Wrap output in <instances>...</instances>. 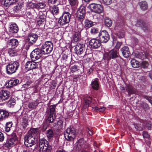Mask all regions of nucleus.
<instances>
[{
    "label": "nucleus",
    "instance_id": "f257e3e1",
    "mask_svg": "<svg viewBox=\"0 0 152 152\" xmlns=\"http://www.w3.org/2000/svg\"><path fill=\"white\" fill-rule=\"evenodd\" d=\"M76 135L75 128L72 126L68 128L64 134L65 138L69 141H73L75 139Z\"/></svg>",
    "mask_w": 152,
    "mask_h": 152
},
{
    "label": "nucleus",
    "instance_id": "f03ea898",
    "mask_svg": "<svg viewBox=\"0 0 152 152\" xmlns=\"http://www.w3.org/2000/svg\"><path fill=\"white\" fill-rule=\"evenodd\" d=\"M20 66L19 63L17 61H11L6 66L7 73L9 75L15 73Z\"/></svg>",
    "mask_w": 152,
    "mask_h": 152
},
{
    "label": "nucleus",
    "instance_id": "7ed1b4c3",
    "mask_svg": "<svg viewBox=\"0 0 152 152\" xmlns=\"http://www.w3.org/2000/svg\"><path fill=\"white\" fill-rule=\"evenodd\" d=\"M51 147L48 144L47 141L45 139L39 140V152H50Z\"/></svg>",
    "mask_w": 152,
    "mask_h": 152
},
{
    "label": "nucleus",
    "instance_id": "20e7f679",
    "mask_svg": "<svg viewBox=\"0 0 152 152\" xmlns=\"http://www.w3.org/2000/svg\"><path fill=\"white\" fill-rule=\"evenodd\" d=\"M25 145L27 147H31L36 143L37 141V137L27 134L24 138Z\"/></svg>",
    "mask_w": 152,
    "mask_h": 152
},
{
    "label": "nucleus",
    "instance_id": "39448f33",
    "mask_svg": "<svg viewBox=\"0 0 152 152\" xmlns=\"http://www.w3.org/2000/svg\"><path fill=\"white\" fill-rule=\"evenodd\" d=\"M107 57L108 60H110L111 58L114 59L117 58V61L118 63L123 60L119 56L118 50H115V48L112 49L107 54Z\"/></svg>",
    "mask_w": 152,
    "mask_h": 152
},
{
    "label": "nucleus",
    "instance_id": "423d86ee",
    "mask_svg": "<svg viewBox=\"0 0 152 152\" xmlns=\"http://www.w3.org/2000/svg\"><path fill=\"white\" fill-rule=\"evenodd\" d=\"M53 47V44L51 42L47 41L42 44V49L41 50L43 54H48L52 51Z\"/></svg>",
    "mask_w": 152,
    "mask_h": 152
},
{
    "label": "nucleus",
    "instance_id": "0eeeda50",
    "mask_svg": "<svg viewBox=\"0 0 152 152\" xmlns=\"http://www.w3.org/2000/svg\"><path fill=\"white\" fill-rule=\"evenodd\" d=\"M85 7L83 6H80L77 11V19L76 21L77 24H81L83 20L85 14Z\"/></svg>",
    "mask_w": 152,
    "mask_h": 152
},
{
    "label": "nucleus",
    "instance_id": "6e6552de",
    "mask_svg": "<svg viewBox=\"0 0 152 152\" xmlns=\"http://www.w3.org/2000/svg\"><path fill=\"white\" fill-rule=\"evenodd\" d=\"M88 8L92 12L100 14L103 11L102 6L99 4L91 3L89 5Z\"/></svg>",
    "mask_w": 152,
    "mask_h": 152
},
{
    "label": "nucleus",
    "instance_id": "1a4fd4ad",
    "mask_svg": "<svg viewBox=\"0 0 152 152\" xmlns=\"http://www.w3.org/2000/svg\"><path fill=\"white\" fill-rule=\"evenodd\" d=\"M43 54L41 49L37 48L34 50L30 54V57L33 61L39 59Z\"/></svg>",
    "mask_w": 152,
    "mask_h": 152
},
{
    "label": "nucleus",
    "instance_id": "9d476101",
    "mask_svg": "<svg viewBox=\"0 0 152 152\" xmlns=\"http://www.w3.org/2000/svg\"><path fill=\"white\" fill-rule=\"evenodd\" d=\"M99 37L101 42L104 43L107 42L110 39V36L105 30L100 31L99 34Z\"/></svg>",
    "mask_w": 152,
    "mask_h": 152
},
{
    "label": "nucleus",
    "instance_id": "9b49d317",
    "mask_svg": "<svg viewBox=\"0 0 152 152\" xmlns=\"http://www.w3.org/2000/svg\"><path fill=\"white\" fill-rule=\"evenodd\" d=\"M17 137L16 134L14 133H12L11 135V137L8 139L7 141L6 145L8 148L13 147L15 141L17 140Z\"/></svg>",
    "mask_w": 152,
    "mask_h": 152
},
{
    "label": "nucleus",
    "instance_id": "f8f14e48",
    "mask_svg": "<svg viewBox=\"0 0 152 152\" xmlns=\"http://www.w3.org/2000/svg\"><path fill=\"white\" fill-rule=\"evenodd\" d=\"M37 64L36 62L30 61L27 62L25 64V70L28 71L30 70L35 69L37 67Z\"/></svg>",
    "mask_w": 152,
    "mask_h": 152
},
{
    "label": "nucleus",
    "instance_id": "ddd939ff",
    "mask_svg": "<svg viewBox=\"0 0 152 152\" xmlns=\"http://www.w3.org/2000/svg\"><path fill=\"white\" fill-rule=\"evenodd\" d=\"M89 44L91 48L93 49H97L101 45L100 41L96 38H93L89 41Z\"/></svg>",
    "mask_w": 152,
    "mask_h": 152
},
{
    "label": "nucleus",
    "instance_id": "4468645a",
    "mask_svg": "<svg viewBox=\"0 0 152 152\" xmlns=\"http://www.w3.org/2000/svg\"><path fill=\"white\" fill-rule=\"evenodd\" d=\"M10 96V91L6 90H2L0 91V99L2 101L8 99Z\"/></svg>",
    "mask_w": 152,
    "mask_h": 152
},
{
    "label": "nucleus",
    "instance_id": "2eb2a0df",
    "mask_svg": "<svg viewBox=\"0 0 152 152\" xmlns=\"http://www.w3.org/2000/svg\"><path fill=\"white\" fill-rule=\"evenodd\" d=\"M38 37V36L37 34L33 33L30 34L28 35L27 40L29 42V44L31 45L36 42Z\"/></svg>",
    "mask_w": 152,
    "mask_h": 152
},
{
    "label": "nucleus",
    "instance_id": "dca6fc26",
    "mask_svg": "<svg viewBox=\"0 0 152 152\" xmlns=\"http://www.w3.org/2000/svg\"><path fill=\"white\" fill-rule=\"evenodd\" d=\"M19 83L18 79L12 80H8L6 83V86L7 88H10L15 86Z\"/></svg>",
    "mask_w": 152,
    "mask_h": 152
},
{
    "label": "nucleus",
    "instance_id": "f3484780",
    "mask_svg": "<svg viewBox=\"0 0 152 152\" xmlns=\"http://www.w3.org/2000/svg\"><path fill=\"white\" fill-rule=\"evenodd\" d=\"M149 55L148 52H145L144 51L143 52L136 53L135 56L137 58L142 60L147 58Z\"/></svg>",
    "mask_w": 152,
    "mask_h": 152
},
{
    "label": "nucleus",
    "instance_id": "a211bd4d",
    "mask_svg": "<svg viewBox=\"0 0 152 152\" xmlns=\"http://www.w3.org/2000/svg\"><path fill=\"white\" fill-rule=\"evenodd\" d=\"M123 55L125 58H128L130 55L129 48L126 46H124L121 49Z\"/></svg>",
    "mask_w": 152,
    "mask_h": 152
},
{
    "label": "nucleus",
    "instance_id": "6ab92c4d",
    "mask_svg": "<svg viewBox=\"0 0 152 152\" xmlns=\"http://www.w3.org/2000/svg\"><path fill=\"white\" fill-rule=\"evenodd\" d=\"M31 6L32 7L36 8L38 10L44 9L45 7V4L43 2H40L37 3H31Z\"/></svg>",
    "mask_w": 152,
    "mask_h": 152
},
{
    "label": "nucleus",
    "instance_id": "aec40b11",
    "mask_svg": "<svg viewBox=\"0 0 152 152\" xmlns=\"http://www.w3.org/2000/svg\"><path fill=\"white\" fill-rule=\"evenodd\" d=\"M99 80L97 78L93 79L91 83V85L92 88L96 90H98L99 88Z\"/></svg>",
    "mask_w": 152,
    "mask_h": 152
},
{
    "label": "nucleus",
    "instance_id": "412c9836",
    "mask_svg": "<svg viewBox=\"0 0 152 152\" xmlns=\"http://www.w3.org/2000/svg\"><path fill=\"white\" fill-rule=\"evenodd\" d=\"M18 30V26L15 23L11 24L9 27V31L12 33H17Z\"/></svg>",
    "mask_w": 152,
    "mask_h": 152
},
{
    "label": "nucleus",
    "instance_id": "4be33fe9",
    "mask_svg": "<svg viewBox=\"0 0 152 152\" xmlns=\"http://www.w3.org/2000/svg\"><path fill=\"white\" fill-rule=\"evenodd\" d=\"M83 48H84L83 45V44H78L76 46L75 48L76 53L77 55L81 54L83 51Z\"/></svg>",
    "mask_w": 152,
    "mask_h": 152
},
{
    "label": "nucleus",
    "instance_id": "5701e85b",
    "mask_svg": "<svg viewBox=\"0 0 152 152\" xmlns=\"http://www.w3.org/2000/svg\"><path fill=\"white\" fill-rule=\"evenodd\" d=\"M8 44L12 46L14 48L16 47L19 44L18 40L15 39H9L7 42Z\"/></svg>",
    "mask_w": 152,
    "mask_h": 152
},
{
    "label": "nucleus",
    "instance_id": "b1692460",
    "mask_svg": "<svg viewBox=\"0 0 152 152\" xmlns=\"http://www.w3.org/2000/svg\"><path fill=\"white\" fill-rule=\"evenodd\" d=\"M92 98L87 96L84 98V102L83 103V107L85 108H87L89 106L90 103L92 100Z\"/></svg>",
    "mask_w": 152,
    "mask_h": 152
},
{
    "label": "nucleus",
    "instance_id": "393cba45",
    "mask_svg": "<svg viewBox=\"0 0 152 152\" xmlns=\"http://www.w3.org/2000/svg\"><path fill=\"white\" fill-rule=\"evenodd\" d=\"M136 26L137 27H140L144 30H145L146 27V25L145 23L143 20L140 19L137 20Z\"/></svg>",
    "mask_w": 152,
    "mask_h": 152
},
{
    "label": "nucleus",
    "instance_id": "a878e982",
    "mask_svg": "<svg viewBox=\"0 0 152 152\" xmlns=\"http://www.w3.org/2000/svg\"><path fill=\"white\" fill-rule=\"evenodd\" d=\"M130 62L133 68H138L140 66L141 63L134 59H132Z\"/></svg>",
    "mask_w": 152,
    "mask_h": 152
},
{
    "label": "nucleus",
    "instance_id": "bb28decb",
    "mask_svg": "<svg viewBox=\"0 0 152 152\" xmlns=\"http://www.w3.org/2000/svg\"><path fill=\"white\" fill-rule=\"evenodd\" d=\"M62 16L66 19L69 23L70 20L71 15L68 12L64 11L63 13Z\"/></svg>",
    "mask_w": 152,
    "mask_h": 152
},
{
    "label": "nucleus",
    "instance_id": "cd10ccee",
    "mask_svg": "<svg viewBox=\"0 0 152 152\" xmlns=\"http://www.w3.org/2000/svg\"><path fill=\"white\" fill-rule=\"evenodd\" d=\"M8 113L6 111L0 110V120H2L9 115Z\"/></svg>",
    "mask_w": 152,
    "mask_h": 152
},
{
    "label": "nucleus",
    "instance_id": "c85d7f7f",
    "mask_svg": "<svg viewBox=\"0 0 152 152\" xmlns=\"http://www.w3.org/2000/svg\"><path fill=\"white\" fill-rule=\"evenodd\" d=\"M26 15L28 18L33 19L34 18H36L37 14L35 11L32 13H31L30 12H27L26 13Z\"/></svg>",
    "mask_w": 152,
    "mask_h": 152
},
{
    "label": "nucleus",
    "instance_id": "c756f323",
    "mask_svg": "<svg viewBox=\"0 0 152 152\" xmlns=\"http://www.w3.org/2000/svg\"><path fill=\"white\" fill-rule=\"evenodd\" d=\"M126 91L128 92L129 95L133 94L134 93V90L132 86L131 85H126L125 87Z\"/></svg>",
    "mask_w": 152,
    "mask_h": 152
},
{
    "label": "nucleus",
    "instance_id": "7c9ffc66",
    "mask_svg": "<svg viewBox=\"0 0 152 152\" xmlns=\"http://www.w3.org/2000/svg\"><path fill=\"white\" fill-rule=\"evenodd\" d=\"M39 132L38 130L36 129H31L27 134H29L30 135L34 136L35 137H37V136Z\"/></svg>",
    "mask_w": 152,
    "mask_h": 152
},
{
    "label": "nucleus",
    "instance_id": "2f4dec72",
    "mask_svg": "<svg viewBox=\"0 0 152 152\" xmlns=\"http://www.w3.org/2000/svg\"><path fill=\"white\" fill-rule=\"evenodd\" d=\"M143 127L145 129L151 130L152 127V123L150 121H145L142 124Z\"/></svg>",
    "mask_w": 152,
    "mask_h": 152
},
{
    "label": "nucleus",
    "instance_id": "473e14b6",
    "mask_svg": "<svg viewBox=\"0 0 152 152\" xmlns=\"http://www.w3.org/2000/svg\"><path fill=\"white\" fill-rule=\"evenodd\" d=\"M139 5L141 8L143 10H145L148 8V5L147 2L145 1H142L140 2Z\"/></svg>",
    "mask_w": 152,
    "mask_h": 152
},
{
    "label": "nucleus",
    "instance_id": "72a5a7b5",
    "mask_svg": "<svg viewBox=\"0 0 152 152\" xmlns=\"http://www.w3.org/2000/svg\"><path fill=\"white\" fill-rule=\"evenodd\" d=\"M63 121L61 120H59L57 123L54 124V126L58 129H61L63 127Z\"/></svg>",
    "mask_w": 152,
    "mask_h": 152
},
{
    "label": "nucleus",
    "instance_id": "f704fd0d",
    "mask_svg": "<svg viewBox=\"0 0 152 152\" xmlns=\"http://www.w3.org/2000/svg\"><path fill=\"white\" fill-rule=\"evenodd\" d=\"M58 23L61 26H64L68 23L65 18L61 16L59 19Z\"/></svg>",
    "mask_w": 152,
    "mask_h": 152
},
{
    "label": "nucleus",
    "instance_id": "c9c22d12",
    "mask_svg": "<svg viewBox=\"0 0 152 152\" xmlns=\"http://www.w3.org/2000/svg\"><path fill=\"white\" fill-rule=\"evenodd\" d=\"M13 2L12 1H11L10 0H5L2 2L1 4L4 7H7L12 4Z\"/></svg>",
    "mask_w": 152,
    "mask_h": 152
},
{
    "label": "nucleus",
    "instance_id": "e433bc0d",
    "mask_svg": "<svg viewBox=\"0 0 152 152\" xmlns=\"http://www.w3.org/2000/svg\"><path fill=\"white\" fill-rule=\"evenodd\" d=\"M104 23L106 26L110 27L112 25V21L110 19L106 18L104 20Z\"/></svg>",
    "mask_w": 152,
    "mask_h": 152
},
{
    "label": "nucleus",
    "instance_id": "4c0bfd02",
    "mask_svg": "<svg viewBox=\"0 0 152 152\" xmlns=\"http://www.w3.org/2000/svg\"><path fill=\"white\" fill-rule=\"evenodd\" d=\"M15 104V101L14 98H11L9 100L7 103V105L9 107L13 106Z\"/></svg>",
    "mask_w": 152,
    "mask_h": 152
},
{
    "label": "nucleus",
    "instance_id": "58836bf2",
    "mask_svg": "<svg viewBox=\"0 0 152 152\" xmlns=\"http://www.w3.org/2000/svg\"><path fill=\"white\" fill-rule=\"evenodd\" d=\"M93 108L94 110L96 111L99 112H103L105 110L106 108L104 106H95V107H93Z\"/></svg>",
    "mask_w": 152,
    "mask_h": 152
},
{
    "label": "nucleus",
    "instance_id": "ea45409f",
    "mask_svg": "<svg viewBox=\"0 0 152 152\" xmlns=\"http://www.w3.org/2000/svg\"><path fill=\"white\" fill-rule=\"evenodd\" d=\"M12 123L11 122L7 123L4 128L5 131L6 132H9L10 130V128L12 126Z\"/></svg>",
    "mask_w": 152,
    "mask_h": 152
},
{
    "label": "nucleus",
    "instance_id": "a19ab883",
    "mask_svg": "<svg viewBox=\"0 0 152 152\" xmlns=\"http://www.w3.org/2000/svg\"><path fill=\"white\" fill-rule=\"evenodd\" d=\"M85 25L86 27L90 28L94 26V22L87 19L85 21Z\"/></svg>",
    "mask_w": 152,
    "mask_h": 152
},
{
    "label": "nucleus",
    "instance_id": "79ce46f5",
    "mask_svg": "<svg viewBox=\"0 0 152 152\" xmlns=\"http://www.w3.org/2000/svg\"><path fill=\"white\" fill-rule=\"evenodd\" d=\"M28 119L27 117L26 116L23 117L22 119V125L23 128H25L26 127L28 124Z\"/></svg>",
    "mask_w": 152,
    "mask_h": 152
},
{
    "label": "nucleus",
    "instance_id": "37998d69",
    "mask_svg": "<svg viewBox=\"0 0 152 152\" xmlns=\"http://www.w3.org/2000/svg\"><path fill=\"white\" fill-rule=\"evenodd\" d=\"M46 135L48 138H51L54 135L53 131L50 129L48 130L46 132Z\"/></svg>",
    "mask_w": 152,
    "mask_h": 152
},
{
    "label": "nucleus",
    "instance_id": "c03bdc74",
    "mask_svg": "<svg viewBox=\"0 0 152 152\" xmlns=\"http://www.w3.org/2000/svg\"><path fill=\"white\" fill-rule=\"evenodd\" d=\"M55 115L50 114L47 121V122L49 123H52L55 119Z\"/></svg>",
    "mask_w": 152,
    "mask_h": 152
},
{
    "label": "nucleus",
    "instance_id": "a18cd8bd",
    "mask_svg": "<svg viewBox=\"0 0 152 152\" xmlns=\"http://www.w3.org/2000/svg\"><path fill=\"white\" fill-rule=\"evenodd\" d=\"M22 7V5L20 3H18L14 7V10L15 12H18L19 11Z\"/></svg>",
    "mask_w": 152,
    "mask_h": 152
},
{
    "label": "nucleus",
    "instance_id": "49530a36",
    "mask_svg": "<svg viewBox=\"0 0 152 152\" xmlns=\"http://www.w3.org/2000/svg\"><path fill=\"white\" fill-rule=\"evenodd\" d=\"M69 1L71 6H76L78 3V0H69Z\"/></svg>",
    "mask_w": 152,
    "mask_h": 152
},
{
    "label": "nucleus",
    "instance_id": "de8ad7c7",
    "mask_svg": "<svg viewBox=\"0 0 152 152\" xmlns=\"http://www.w3.org/2000/svg\"><path fill=\"white\" fill-rule=\"evenodd\" d=\"M148 63L147 61H144L141 63L140 66L142 68L145 69L148 67Z\"/></svg>",
    "mask_w": 152,
    "mask_h": 152
},
{
    "label": "nucleus",
    "instance_id": "09e8293b",
    "mask_svg": "<svg viewBox=\"0 0 152 152\" xmlns=\"http://www.w3.org/2000/svg\"><path fill=\"white\" fill-rule=\"evenodd\" d=\"M8 53L11 56H13L16 55V52L13 49H10L8 51Z\"/></svg>",
    "mask_w": 152,
    "mask_h": 152
},
{
    "label": "nucleus",
    "instance_id": "8fccbe9b",
    "mask_svg": "<svg viewBox=\"0 0 152 152\" xmlns=\"http://www.w3.org/2000/svg\"><path fill=\"white\" fill-rule=\"evenodd\" d=\"M59 9L57 7L54 6L52 8L51 11L53 15L57 14L58 13Z\"/></svg>",
    "mask_w": 152,
    "mask_h": 152
},
{
    "label": "nucleus",
    "instance_id": "3c124183",
    "mask_svg": "<svg viewBox=\"0 0 152 152\" xmlns=\"http://www.w3.org/2000/svg\"><path fill=\"white\" fill-rule=\"evenodd\" d=\"M99 31L98 28L92 27L91 29L90 32L91 34L94 35L98 33Z\"/></svg>",
    "mask_w": 152,
    "mask_h": 152
},
{
    "label": "nucleus",
    "instance_id": "603ef678",
    "mask_svg": "<svg viewBox=\"0 0 152 152\" xmlns=\"http://www.w3.org/2000/svg\"><path fill=\"white\" fill-rule=\"evenodd\" d=\"M56 106L55 105H51L50 107V114L55 115V108Z\"/></svg>",
    "mask_w": 152,
    "mask_h": 152
},
{
    "label": "nucleus",
    "instance_id": "864d4df0",
    "mask_svg": "<svg viewBox=\"0 0 152 152\" xmlns=\"http://www.w3.org/2000/svg\"><path fill=\"white\" fill-rule=\"evenodd\" d=\"M37 105V104L35 102H31L28 104V107L30 108H34Z\"/></svg>",
    "mask_w": 152,
    "mask_h": 152
},
{
    "label": "nucleus",
    "instance_id": "5fc2aeb1",
    "mask_svg": "<svg viewBox=\"0 0 152 152\" xmlns=\"http://www.w3.org/2000/svg\"><path fill=\"white\" fill-rule=\"evenodd\" d=\"M134 126L135 129L139 131H141L142 129V128L141 125H140L139 124H134Z\"/></svg>",
    "mask_w": 152,
    "mask_h": 152
},
{
    "label": "nucleus",
    "instance_id": "6e6d98bb",
    "mask_svg": "<svg viewBox=\"0 0 152 152\" xmlns=\"http://www.w3.org/2000/svg\"><path fill=\"white\" fill-rule=\"evenodd\" d=\"M103 3L106 5H109L112 3V0H102Z\"/></svg>",
    "mask_w": 152,
    "mask_h": 152
},
{
    "label": "nucleus",
    "instance_id": "4d7b16f0",
    "mask_svg": "<svg viewBox=\"0 0 152 152\" xmlns=\"http://www.w3.org/2000/svg\"><path fill=\"white\" fill-rule=\"evenodd\" d=\"M117 35L119 38H121L124 37V34L123 32H119L117 33Z\"/></svg>",
    "mask_w": 152,
    "mask_h": 152
},
{
    "label": "nucleus",
    "instance_id": "13d9d810",
    "mask_svg": "<svg viewBox=\"0 0 152 152\" xmlns=\"http://www.w3.org/2000/svg\"><path fill=\"white\" fill-rule=\"evenodd\" d=\"M122 44V43L121 42H118L115 46V49L118 50V51L119 49Z\"/></svg>",
    "mask_w": 152,
    "mask_h": 152
},
{
    "label": "nucleus",
    "instance_id": "bf43d9fd",
    "mask_svg": "<svg viewBox=\"0 0 152 152\" xmlns=\"http://www.w3.org/2000/svg\"><path fill=\"white\" fill-rule=\"evenodd\" d=\"M142 135L144 138H148L149 137V135L148 133L145 132H143Z\"/></svg>",
    "mask_w": 152,
    "mask_h": 152
},
{
    "label": "nucleus",
    "instance_id": "052dcab7",
    "mask_svg": "<svg viewBox=\"0 0 152 152\" xmlns=\"http://www.w3.org/2000/svg\"><path fill=\"white\" fill-rule=\"evenodd\" d=\"M145 98L149 101L152 105V97L146 96H145Z\"/></svg>",
    "mask_w": 152,
    "mask_h": 152
},
{
    "label": "nucleus",
    "instance_id": "680f3d73",
    "mask_svg": "<svg viewBox=\"0 0 152 152\" xmlns=\"http://www.w3.org/2000/svg\"><path fill=\"white\" fill-rule=\"evenodd\" d=\"M86 131L90 135H92L93 134V132L91 129L88 128L86 129Z\"/></svg>",
    "mask_w": 152,
    "mask_h": 152
},
{
    "label": "nucleus",
    "instance_id": "e2e57ef3",
    "mask_svg": "<svg viewBox=\"0 0 152 152\" xmlns=\"http://www.w3.org/2000/svg\"><path fill=\"white\" fill-rule=\"evenodd\" d=\"M37 20L38 25H40L44 23L45 20H43H43L39 19H38V18H37Z\"/></svg>",
    "mask_w": 152,
    "mask_h": 152
},
{
    "label": "nucleus",
    "instance_id": "0e129e2a",
    "mask_svg": "<svg viewBox=\"0 0 152 152\" xmlns=\"http://www.w3.org/2000/svg\"><path fill=\"white\" fill-rule=\"evenodd\" d=\"M4 139V136L3 133L0 132V141H2Z\"/></svg>",
    "mask_w": 152,
    "mask_h": 152
},
{
    "label": "nucleus",
    "instance_id": "69168bd1",
    "mask_svg": "<svg viewBox=\"0 0 152 152\" xmlns=\"http://www.w3.org/2000/svg\"><path fill=\"white\" fill-rule=\"evenodd\" d=\"M45 15L43 14H42L40 15L39 16V18H38V19L43 20H43H45Z\"/></svg>",
    "mask_w": 152,
    "mask_h": 152
},
{
    "label": "nucleus",
    "instance_id": "338daca9",
    "mask_svg": "<svg viewBox=\"0 0 152 152\" xmlns=\"http://www.w3.org/2000/svg\"><path fill=\"white\" fill-rule=\"evenodd\" d=\"M73 40L75 42L77 41L78 39V37L76 34L73 36Z\"/></svg>",
    "mask_w": 152,
    "mask_h": 152
},
{
    "label": "nucleus",
    "instance_id": "774afa93",
    "mask_svg": "<svg viewBox=\"0 0 152 152\" xmlns=\"http://www.w3.org/2000/svg\"><path fill=\"white\" fill-rule=\"evenodd\" d=\"M120 89L121 91H124V92L126 91V88H124L123 86H121Z\"/></svg>",
    "mask_w": 152,
    "mask_h": 152
}]
</instances>
